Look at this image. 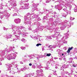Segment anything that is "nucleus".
<instances>
[{
	"mask_svg": "<svg viewBox=\"0 0 77 77\" xmlns=\"http://www.w3.org/2000/svg\"><path fill=\"white\" fill-rule=\"evenodd\" d=\"M28 2V0H27V1H22L21 5H23L20 7V10L26 9L27 8L29 5L28 3H26V2Z\"/></svg>",
	"mask_w": 77,
	"mask_h": 77,
	"instance_id": "obj_1",
	"label": "nucleus"
},
{
	"mask_svg": "<svg viewBox=\"0 0 77 77\" xmlns=\"http://www.w3.org/2000/svg\"><path fill=\"white\" fill-rule=\"evenodd\" d=\"M18 54V53L17 52H14L13 54H9L8 55L7 57L8 60H11V59H15L16 57H17V55Z\"/></svg>",
	"mask_w": 77,
	"mask_h": 77,
	"instance_id": "obj_2",
	"label": "nucleus"
},
{
	"mask_svg": "<svg viewBox=\"0 0 77 77\" xmlns=\"http://www.w3.org/2000/svg\"><path fill=\"white\" fill-rule=\"evenodd\" d=\"M62 51L58 49L56 50L55 53L58 54L59 57H61L62 58H63V57H65V55L64 54L62 53Z\"/></svg>",
	"mask_w": 77,
	"mask_h": 77,
	"instance_id": "obj_3",
	"label": "nucleus"
},
{
	"mask_svg": "<svg viewBox=\"0 0 77 77\" xmlns=\"http://www.w3.org/2000/svg\"><path fill=\"white\" fill-rule=\"evenodd\" d=\"M43 72V70L42 69H40L39 70H37L36 71V72L38 73V74L35 77H42V76L44 75L42 73V72ZM41 73V74L39 73Z\"/></svg>",
	"mask_w": 77,
	"mask_h": 77,
	"instance_id": "obj_4",
	"label": "nucleus"
},
{
	"mask_svg": "<svg viewBox=\"0 0 77 77\" xmlns=\"http://www.w3.org/2000/svg\"><path fill=\"white\" fill-rule=\"evenodd\" d=\"M24 19L25 20V23H26V24H31V22L30 21V17L25 16L24 17Z\"/></svg>",
	"mask_w": 77,
	"mask_h": 77,
	"instance_id": "obj_5",
	"label": "nucleus"
},
{
	"mask_svg": "<svg viewBox=\"0 0 77 77\" xmlns=\"http://www.w3.org/2000/svg\"><path fill=\"white\" fill-rule=\"evenodd\" d=\"M37 26H38V28L34 31V33L35 32H37L38 30H43V28H42V27H41L40 28H39L40 27V26H40V24L39 23H38V24H37Z\"/></svg>",
	"mask_w": 77,
	"mask_h": 77,
	"instance_id": "obj_6",
	"label": "nucleus"
},
{
	"mask_svg": "<svg viewBox=\"0 0 77 77\" xmlns=\"http://www.w3.org/2000/svg\"><path fill=\"white\" fill-rule=\"evenodd\" d=\"M67 20L65 21L64 24H63V26L60 27V29L61 30H64V29L66 28V26L67 25Z\"/></svg>",
	"mask_w": 77,
	"mask_h": 77,
	"instance_id": "obj_7",
	"label": "nucleus"
},
{
	"mask_svg": "<svg viewBox=\"0 0 77 77\" xmlns=\"http://www.w3.org/2000/svg\"><path fill=\"white\" fill-rule=\"evenodd\" d=\"M11 2H13L11 4V5L13 6L12 8H13L14 6H17V4H16V2L15 1V0H11Z\"/></svg>",
	"mask_w": 77,
	"mask_h": 77,
	"instance_id": "obj_8",
	"label": "nucleus"
},
{
	"mask_svg": "<svg viewBox=\"0 0 77 77\" xmlns=\"http://www.w3.org/2000/svg\"><path fill=\"white\" fill-rule=\"evenodd\" d=\"M33 7L32 8V11H35V10H37V8H36V7H37V6H38V4H36L35 3H34L33 4Z\"/></svg>",
	"mask_w": 77,
	"mask_h": 77,
	"instance_id": "obj_9",
	"label": "nucleus"
},
{
	"mask_svg": "<svg viewBox=\"0 0 77 77\" xmlns=\"http://www.w3.org/2000/svg\"><path fill=\"white\" fill-rule=\"evenodd\" d=\"M35 65H37V63H36V62L34 60L33 61V62L32 63V68H34V69H35L36 68V66Z\"/></svg>",
	"mask_w": 77,
	"mask_h": 77,
	"instance_id": "obj_10",
	"label": "nucleus"
},
{
	"mask_svg": "<svg viewBox=\"0 0 77 77\" xmlns=\"http://www.w3.org/2000/svg\"><path fill=\"white\" fill-rule=\"evenodd\" d=\"M55 35H52V37L53 38H54V37H58L59 36H60L59 35V33L57 32H55Z\"/></svg>",
	"mask_w": 77,
	"mask_h": 77,
	"instance_id": "obj_11",
	"label": "nucleus"
},
{
	"mask_svg": "<svg viewBox=\"0 0 77 77\" xmlns=\"http://www.w3.org/2000/svg\"><path fill=\"white\" fill-rule=\"evenodd\" d=\"M6 66L7 68L9 67L8 68V70L9 71H10V70H11V67H12V65L11 64H7L6 65Z\"/></svg>",
	"mask_w": 77,
	"mask_h": 77,
	"instance_id": "obj_12",
	"label": "nucleus"
},
{
	"mask_svg": "<svg viewBox=\"0 0 77 77\" xmlns=\"http://www.w3.org/2000/svg\"><path fill=\"white\" fill-rule=\"evenodd\" d=\"M14 21L16 24H18L20 23V22H21V19L19 18L16 19Z\"/></svg>",
	"mask_w": 77,
	"mask_h": 77,
	"instance_id": "obj_13",
	"label": "nucleus"
},
{
	"mask_svg": "<svg viewBox=\"0 0 77 77\" xmlns=\"http://www.w3.org/2000/svg\"><path fill=\"white\" fill-rule=\"evenodd\" d=\"M21 72V71L20 70H19V71H17V72H14V71H11L9 72V73L10 74H16L17 72H18V73H20Z\"/></svg>",
	"mask_w": 77,
	"mask_h": 77,
	"instance_id": "obj_14",
	"label": "nucleus"
},
{
	"mask_svg": "<svg viewBox=\"0 0 77 77\" xmlns=\"http://www.w3.org/2000/svg\"><path fill=\"white\" fill-rule=\"evenodd\" d=\"M55 42L57 45H58V46H59V45H61V44L62 43V42H60V40H57Z\"/></svg>",
	"mask_w": 77,
	"mask_h": 77,
	"instance_id": "obj_15",
	"label": "nucleus"
},
{
	"mask_svg": "<svg viewBox=\"0 0 77 77\" xmlns=\"http://www.w3.org/2000/svg\"><path fill=\"white\" fill-rule=\"evenodd\" d=\"M16 37L15 39H12V40H11V41H14V40H17V39H20V37L17 35H15Z\"/></svg>",
	"mask_w": 77,
	"mask_h": 77,
	"instance_id": "obj_16",
	"label": "nucleus"
},
{
	"mask_svg": "<svg viewBox=\"0 0 77 77\" xmlns=\"http://www.w3.org/2000/svg\"><path fill=\"white\" fill-rule=\"evenodd\" d=\"M13 49V48L12 47H10L7 50H5V52H6L7 51V52H10Z\"/></svg>",
	"mask_w": 77,
	"mask_h": 77,
	"instance_id": "obj_17",
	"label": "nucleus"
},
{
	"mask_svg": "<svg viewBox=\"0 0 77 77\" xmlns=\"http://www.w3.org/2000/svg\"><path fill=\"white\" fill-rule=\"evenodd\" d=\"M48 48H49V50H51V51H53V49H54V47H53V46L51 45L48 46Z\"/></svg>",
	"mask_w": 77,
	"mask_h": 77,
	"instance_id": "obj_18",
	"label": "nucleus"
},
{
	"mask_svg": "<svg viewBox=\"0 0 77 77\" xmlns=\"http://www.w3.org/2000/svg\"><path fill=\"white\" fill-rule=\"evenodd\" d=\"M69 34L68 33H66L65 34V37H64L63 38H62V39H67L68 38V36H69Z\"/></svg>",
	"mask_w": 77,
	"mask_h": 77,
	"instance_id": "obj_19",
	"label": "nucleus"
},
{
	"mask_svg": "<svg viewBox=\"0 0 77 77\" xmlns=\"http://www.w3.org/2000/svg\"><path fill=\"white\" fill-rule=\"evenodd\" d=\"M35 56H36L37 57V60H39V59L40 58H42V57H44V56H38V55H35Z\"/></svg>",
	"mask_w": 77,
	"mask_h": 77,
	"instance_id": "obj_20",
	"label": "nucleus"
},
{
	"mask_svg": "<svg viewBox=\"0 0 77 77\" xmlns=\"http://www.w3.org/2000/svg\"><path fill=\"white\" fill-rule=\"evenodd\" d=\"M6 51H2V52L0 53V56H3L5 55V53Z\"/></svg>",
	"mask_w": 77,
	"mask_h": 77,
	"instance_id": "obj_21",
	"label": "nucleus"
},
{
	"mask_svg": "<svg viewBox=\"0 0 77 77\" xmlns=\"http://www.w3.org/2000/svg\"><path fill=\"white\" fill-rule=\"evenodd\" d=\"M51 54L50 53L49 54H48V53H45V55L46 56H51Z\"/></svg>",
	"mask_w": 77,
	"mask_h": 77,
	"instance_id": "obj_22",
	"label": "nucleus"
},
{
	"mask_svg": "<svg viewBox=\"0 0 77 77\" xmlns=\"http://www.w3.org/2000/svg\"><path fill=\"white\" fill-rule=\"evenodd\" d=\"M72 60H73V59H72V58H70L69 59V63H72Z\"/></svg>",
	"mask_w": 77,
	"mask_h": 77,
	"instance_id": "obj_23",
	"label": "nucleus"
},
{
	"mask_svg": "<svg viewBox=\"0 0 77 77\" xmlns=\"http://www.w3.org/2000/svg\"><path fill=\"white\" fill-rule=\"evenodd\" d=\"M69 66L68 65L65 64L63 66H64V68H68Z\"/></svg>",
	"mask_w": 77,
	"mask_h": 77,
	"instance_id": "obj_24",
	"label": "nucleus"
},
{
	"mask_svg": "<svg viewBox=\"0 0 77 77\" xmlns=\"http://www.w3.org/2000/svg\"><path fill=\"white\" fill-rule=\"evenodd\" d=\"M64 8H65L63 9V11H65V12H67V10L66 9H67V8L65 6L64 7Z\"/></svg>",
	"mask_w": 77,
	"mask_h": 77,
	"instance_id": "obj_25",
	"label": "nucleus"
},
{
	"mask_svg": "<svg viewBox=\"0 0 77 77\" xmlns=\"http://www.w3.org/2000/svg\"><path fill=\"white\" fill-rule=\"evenodd\" d=\"M12 28H15V27L16 28H17V30H18V29L20 28L19 27H17L14 25L12 26Z\"/></svg>",
	"mask_w": 77,
	"mask_h": 77,
	"instance_id": "obj_26",
	"label": "nucleus"
},
{
	"mask_svg": "<svg viewBox=\"0 0 77 77\" xmlns=\"http://www.w3.org/2000/svg\"><path fill=\"white\" fill-rule=\"evenodd\" d=\"M61 14H62V15L63 17H66V14H65L63 13H62Z\"/></svg>",
	"mask_w": 77,
	"mask_h": 77,
	"instance_id": "obj_27",
	"label": "nucleus"
},
{
	"mask_svg": "<svg viewBox=\"0 0 77 77\" xmlns=\"http://www.w3.org/2000/svg\"><path fill=\"white\" fill-rule=\"evenodd\" d=\"M21 41H22V42H25L26 41V40L25 39L23 38L22 39Z\"/></svg>",
	"mask_w": 77,
	"mask_h": 77,
	"instance_id": "obj_28",
	"label": "nucleus"
},
{
	"mask_svg": "<svg viewBox=\"0 0 77 77\" xmlns=\"http://www.w3.org/2000/svg\"><path fill=\"white\" fill-rule=\"evenodd\" d=\"M20 48L22 50H25V49H26V48L23 47H21Z\"/></svg>",
	"mask_w": 77,
	"mask_h": 77,
	"instance_id": "obj_29",
	"label": "nucleus"
},
{
	"mask_svg": "<svg viewBox=\"0 0 77 77\" xmlns=\"http://www.w3.org/2000/svg\"><path fill=\"white\" fill-rule=\"evenodd\" d=\"M75 19V18H72L71 17H70V20H74Z\"/></svg>",
	"mask_w": 77,
	"mask_h": 77,
	"instance_id": "obj_30",
	"label": "nucleus"
},
{
	"mask_svg": "<svg viewBox=\"0 0 77 77\" xmlns=\"http://www.w3.org/2000/svg\"><path fill=\"white\" fill-rule=\"evenodd\" d=\"M73 66H74V67H77V64L76 65L75 64H72Z\"/></svg>",
	"mask_w": 77,
	"mask_h": 77,
	"instance_id": "obj_31",
	"label": "nucleus"
},
{
	"mask_svg": "<svg viewBox=\"0 0 77 77\" xmlns=\"http://www.w3.org/2000/svg\"><path fill=\"white\" fill-rule=\"evenodd\" d=\"M74 11L75 12H76L77 11V9L76 8H75V9H74Z\"/></svg>",
	"mask_w": 77,
	"mask_h": 77,
	"instance_id": "obj_32",
	"label": "nucleus"
},
{
	"mask_svg": "<svg viewBox=\"0 0 77 77\" xmlns=\"http://www.w3.org/2000/svg\"><path fill=\"white\" fill-rule=\"evenodd\" d=\"M58 21H57V23H59V22H60L61 21H62V20H57Z\"/></svg>",
	"mask_w": 77,
	"mask_h": 77,
	"instance_id": "obj_33",
	"label": "nucleus"
},
{
	"mask_svg": "<svg viewBox=\"0 0 77 77\" xmlns=\"http://www.w3.org/2000/svg\"><path fill=\"white\" fill-rule=\"evenodd\" d=\"M42 67V66L41 65H38V68H39V69H40Z\"/></svg>",
	"mask_w": 77,
	"mask_h": 77,
	"instance_id": "obj_34",
	"label": "nucleus"
},
{
	"mask_svg": "<svg viewBox=\"0 0 77 77\" xmlns=\"http://www.w3.org/2000/svg\"><path fill=\"white\" fill-rule=\"evenodd\" d=\"M12 35H8V38H11V37Z\"/></svg>",
	"mask_w": 77,
	"mask_h": 77,
	"instance_id": "obj_35",
	"label": "nucleus"
},
{
	"mask_svg": "<svg viewBox=\"0 0 77 77\" xmlns=\"http://www.w3.org/2000/svg\"><path fill=\"white\" fill-rule=\"evenodd\" d=\"M42 44H38L36 45V46L38 47L39 45H41Z\"/></svg>",
	"mask_w": 77,
	"mask_h": 77,
	"instance_id": "obj_36",
	"label": "nucleus"
},
{
	"mask_svg": "<svg viewBox=\"0 0 77 77\" xmlns=\"http://www.w3.org/2000/svg\"><path fill=\"white\" fill-rule=\"evenodd\" d=\"M53 74L54 75H57V74L56 73V71H55V72H54Z\"/></svg>",
	"mask_w": 77,
	"mask_h": 77,
	"instance_id": "obj_37",
	"label": "nucleus"
},
{
	"mask_svg": "<svg viewBox=\"0 0 77 77\" xmlns=\"http://www.w3.org/2000/svg\"><path fill=\"white\" fill-rule=\"evenodd\" d=\"M48 38L49 39H52V38H51V37H50V36H48Z\"/></svg>",
	"mask_w": 77,
	"mask_h": 77,
	"instance_id": "obj_38",
	"label": "nucleus"
},
{
	"mask_svg": "<svg viewBox=\"0 0 77 77\" xmlns=\"http://www.w3.org/2000/svg\"><path fill=\"white\" fill-rule=\"evenodd\" d=\"M33 39H38V37H36V36L34 37L33 38Z\"/></svg>",
	"mask_w": 77,
	"mask_h": 77,
	"instance_id": "obj_39",
	"label": "nucleus"
},
{
	"mask_svg": "<svg viewBox=\"0 0 77 77\" xmlns=\"http://www.w3.org/2000/svg\"><path fill=\"white\" fill-rule=\"evenodd\" d=\"M0 16L1 18L2 19V18H3V17H4V15H1V16Z\"/></svg>",
	"mask_w": 77,
	"mask_h": 77,
	"instance_id": "obj_40",
	"label": "nucleus"
},
{
	"mask_svg": "<svg viewBox=\"0 0 77 77\" xmlns=\"http://www.w3.org/2000/svg\"><path fill=\"white\" fill-rule=\"evenodd\" d=\"M72 48H73V47L69 48V49L70 51V50H72Z\"/></svg>",
	"mask_w": 77,
	"mask_h": 77,
	"instance_id": "obj_41",
	"label": "nucleus"
},
{
	"mask_svg": "<svg viewBox=\"0 0 77 77\" xmlns=\"http://www.w3.org/2000/svg\"><path fill=\"white\" fill-rule=\"evenodd\" d=\"M26 35V33H24L22 35V36H25Z\"/></svg>",
	"mask_w": 77,
	"mask_h": 77,
	"instance_id": "obj_42",
	"label": "nucleus"
},
{
	"mask_svg": "<svg viewBox=\"0 0 77 77\" xmlns=\"http://www.w3.org/2000/svg\"><path fill=\"white\" fill-rule=\"evenodd\" d=\"M2 14H3V12H0V15H2Z\"/></svg>",
	"mask_w": 77,
	"mask_h": 77,
	"instance_id": "obj_43",
	"label": "nucleus"
},
{
	"mask_svg": "<svg viewBox=\"0 0 77 77\" xmlns=\"http://www.w3.org/2000/svg\"><path fill=\"white\" fill-rule=\"evenodd\" d=\"M67 52L68 53H69L70 52V50L69 49H68V50L67 51Z\"/></svg>",
	"mask_w": 77,
	"mask_h": 77,
	"instance_id": "obj_44",
	"label": "nucleus"
},
{
	"mask_svg": "<svg viewBox=\"0 0 77 77\" xmlns=\"http://www.w3.org/2000/svg\"><path fill=\"white\" fill-rule=\"evenodd\" d=\"M63 68H64V67L63 66H61V69H63Z\"/></svg>",
	"mask_w": 77,
	"mask_h": 77,
	"instance_id": "obj_45",
	"label": "nucleus"
},
{
	"mask_svg": "<svg viewBox=\"0 0 77 77\" xmlns=\"http://www.w3.org/2000/svg\"><path fill=\"white\" fill-rule=\"evenodd\" d=\"M64 73H66V74L69 75V73L68 72H64Z\"/></svg>",
	"mask_w": 77,
	"mask_h": 77,
	"instance_id": "obj_46",
	"label": "nucleus"
},
{
	"mask_svg": "<svg viewBox=\"0 0 77 77\" xmlns=\"http://www.w3.org/2000/svg\"><path fill=\"white\" fill-rule=\"evenodd\" d=\"M71 11H68L67 12V13H68V14H71Z\"/></svg>",
	"mask_w": 77,
	"mask_h": 77,
	"instance_id": "obj_47",
	"label": "nucleus"
},
{
	"mask_svg": "<svg viewBox=\"0 0 77 77\" xmlns=\"http://www.w3.org/2000/svg\"><path fill=\"white\" fill-rule=\"evenodd\" d=\"M13 16H16L17 15V14L15 13L13 14Z\"/></svg>",
	"mask_w": 77,
	"mask_h": 77,
	"instance_id": "obj_48",
	"label": "nucleus"
},
{
	"mask_svg": "<svg viewBox=\"0 0 77 77\" xmlns=\"http://www.w3.org/2000/svg\"><path fill=\"white\" fill-rule=\"evenodd\" d=\"M66 43H67V41H65L64 42V44H66Z\"/></svg>",
	"mask_w": 77,
	"mask_h": 77,
	"instance_id": "obj_49",
	"label": "nucleus"
},
{
	"mask_svg": "<svg viewBox=\"0 0 77 77\" xmlns=\"http://www.w3.org/2000/svg\"><path fill=\"white\" fill-rule=\"evenodd\" d=\"M32 63H30L29 64V66H32Z\"/></svg>",
	"mask_w": 77,
	"mask_h": 77,
	"instance_id": "obj_50",
	"label": "nucleus"
},
{
	"mask_svg": "<svg viewBox=\"0 0 77 77\" xmlns=\"http://www.w3.org/2000/svg\"><path fill=\"white\" fill-rule=\"evenodd\" d=\"M45 68L46 69H48V67H45Z\"/></svg>",
	"mask_w": 77,
	"mask_h": 77,
	"instance_id": "obj_51",
	"label": "nucleus"
},
{
	"mask_svg": "<svg viewBox=\"0 0 77 77\" xmlns=\"http://www.w3.org/2000/svg\"><path fill=\"white\" fill-rule=\"evenodd\" d=\"M24 68L21 69V71H24Z\"/></svg>",
	"mask_w": 77,
	"mask_h": 77,
	"instance_id": "obj_52",
	"label": "nucleus"
},
{
	"mask_svg": "<svg viewBox=\"0 0 77 77\" xmlns=\"http://www.w3.org/2000/svg\"><path fill=\"white\" fill-rule=\"evenodd\" d=\"M63 60H64V61H66V58H64L63 59Z\"/></svg>",
	"mask_w": 77,
	"mask_h": 77,
	"instance_id": "obj_53",
	"label": "nucleus"
},
{
	"mask_svg": "<svg viewBox=\"0 0 77 77\" xmlns=\"http://www.w3.org/2000/svg\"><path fill=\"white\" fill-rule=\"evenodd\" d=\"M58 59V58L57 57H54V59Z\"/></svg>",
	"mask_w": 77,
	"mask_h": 77,
	"instance_id": "obj_54",
	"label": "nucleus"
},
{
	"mask_svg": "<svg viewBox=\"0 0 77 77\" xmlns=\"http://www.w3.org/2000/svg\"><path fill=\"white\" fill-rule=\"evenodd\" d=\"M59 60H62V58H59Z\"/></svg>",
	"mask_w": 77,
	"mask_h": 77,
	"instance_id": "obj_55",
	"label": "nucleus"
},
{
	"mask_svg": "<svg viewBox=\"0 0 77 77\" xmlns=\"http://www.w3.org/2000/svg\"><path fill=\"white\" fill-rule=\"evenodd\" d=\"M42 51H44V50H45V49H44V47L42 48Z\"/></svg>",
	"mask_w": 77,
	"mask_h": 77,
	"instance_id": "obj_56",
	"label": "nucleus"
},
{
	"mask_svg": "<svg viewBox=\"0 0 77 77\" xmlns=\"http://www.w3.org/2000/svg\"><path fill=\"white\" fill-rule=\"evenodd\" d=\"M29 30H32V29L30 28H29Z\"/></svg>",
	"mask_w": 77,
	"mask_h": 77,
	"instance_id": "obj_57",
	"label": "nucleus"
},
{
	"mask_svg": "<svg viewBox=\"0 0 77 77\" xmlns=\"http://www.w3.org/2000/svg\"><path fill=\"white\" fill-rule=\"evenodd\" d=\"M3 9V7H0V9Z\"/></svg>",
	"mask_w": 77,
	"mask_h": 77,
	"instance_id": "obj_58",
	"label": "nucleus"
},
{
	"mask_svg": "<svg viewBox=\"0 0 77 77\" xmlns=\"http://www.w3.org/2000/svg\"><path fill=\"white\" fill-rule=\"evenodd\" d=\"M24 70L25 71H26V70L27 69L26 68V67H24Z\"/></svg>",
	"mask_w": 77,
	"mask_h": 77,
	"instance_id": "obj_59",
	"label": "nucleus"
},
{
	"mask_svg": "<svg viewBox=\"0 0 77 77\" xmlns=\"http://www.w3.org/2000/svg\"><path fill=\"white\" fill-rule=\"evenodd\" d=\"M24 77H28L27 76V75H25Z\"/></svg>",
	"mask_w": 77,
	"mask_h": 77,
	"instance_id": "obj_60",
	"label": "nucleus"
},
{
	"mask_svg": "<svg viewBox=\"0 0 77 77\" xmlns=\"http://www.w3.org/2000/svg\"><path fill=\"white\" fill-rule=\"evenodd\" d=\"M20 64H23V62L21 61V62H20Z\"/></svg>",
	"mask_w": 77,
	"mask_h": 77,
	"instance_id": "obj_61",
	"label": "nucleus"
},
{
	"mask_svg": "<svg viewBox=\"0 0 77 77\" xmlns=\"http://www.w3.org/2000/svg\"><path fill=\"white\" fill-rule=\"evenodd\" d=\"M46 2V3H49V2H50V1H47Z\"/></svg>",
	"mask_w": 77,
	"mask_h": 77,
	"instance_id": "obj_62",
	"label": "nucleus"
},
{
	"mask_svg": "<svg viewBox=\"0 0 77 77\" xmlns=\"http://www.w3.org/2000/svg\"><path fill=\"white\" fill-rule=\"evenodd\" d=\"M18 68H17V67L16 68V70H17V71H18Z\"/></svg>",
	"mask_w": 77,
	"mask_h": 77,
	"instance_id": "obj_63",
	"label": "nucleus"
},
{
	"mask_svg": "<svg viewBox=\"0 0 77 77\" xmlns=\"http://www.w3.org/2000/svg\"><path fill=\"white\" fill-rule=\"evenodd\" d=\"M30 13H28L27 14V15H30Z\"/></svg>",
	"mask_w": 77,
	"mask_h": 77,
	"instance_id": "obj_64",
	"label": "nucleus"
}]
</instances>
